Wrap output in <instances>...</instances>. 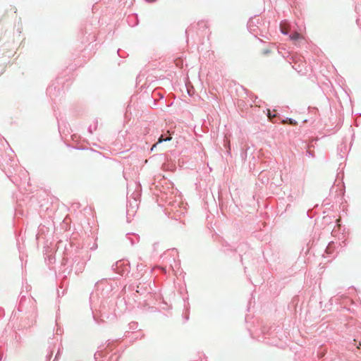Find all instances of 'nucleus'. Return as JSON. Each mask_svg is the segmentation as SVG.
<instances>
[{"label": "nucleus", "mask_w": 361, "mask_h": 361, "mask_svg": "<svg viewBox=\"0 0 361 361\" xmlns=\"http://www.w3.org/2000/svg\"><path fill=\"white\" fill-rule=\"evenodd\" d=\"M280 29L283 34L287 35L289 32V25L286 23H281Z\"/></svg>", "instance_id": "f257e3e1"}, {"label": "nucleus", "mask_w": 361, "mask_h": 361, "mask_svg": "<svg viewBox=\"0 0 361 361\" xmlns=\"http://www.w3.org/2000/svg\"><path fill=\"white\" fill-rule=\"evenodd\" d=\"M302 36L298 32H294L293 34L290 35V39L293 41L298 40L299 39H302Z\"/></svg>", "instance_id": "f03ea898"}, {"label": "nucleus", "mask_w": 361, "mask_h": 361, "mask_svg": "<svg viewBox=\"0 0 361 361\" xmlns=\"http://www.w3.org/2000/svg\"><path fill=\"white\" fill-rule=\"evenodd\" d=\"M283 124L288 123L290 125L296 126L298 124L297 121H294L292 118H286V120L282 121Z\"/></svg>", "instance_id": "7ed1b4c3"}, {"label": "nucleus", "mask_w": 361, "mask_h": 361, "mask_svg": "<svg viewBox=\"0 0 361 361\" xmlns=\"http://www.w3.org/2000/svg\"><path fill=\"white\" fill-rule=\"evenodd\" d=\"M171 139V137H168L166 138H164V136L161 135L160 137L159 138L158 142H161L163 141L170 140Z\"/></svg>", "instance_id": "20e7f679"}, {"label": "nucleus", "mask_w": 361, "mask_h": 361, "mask_svg": "<svg viewBox=\"0 0 361 361\" xmlns=\"http://www.w3.org/2000/svg\"><path fill=\"white\" fill-rule=\"evenodd\" d=\"M275 116V115L271 114L270 111L268 110V117L271 121H272V118Z\"/></svg>", "instance_id": "39448f33"}, {"label": "nucleus", "mask_w": 361, "mask_h": 361, "mask_svg": "<svg viewBox=\"0 0 361 361\" xmlns=\"http://www.w3.org/2000/svg\"><path fill=\"white\" fill-rule=\"evenodd\" d=\"M360 345H361V343H359V345L357 346V348H360Z\"/></svg>", "instance_id": "423d86ee"}]
</instances>
